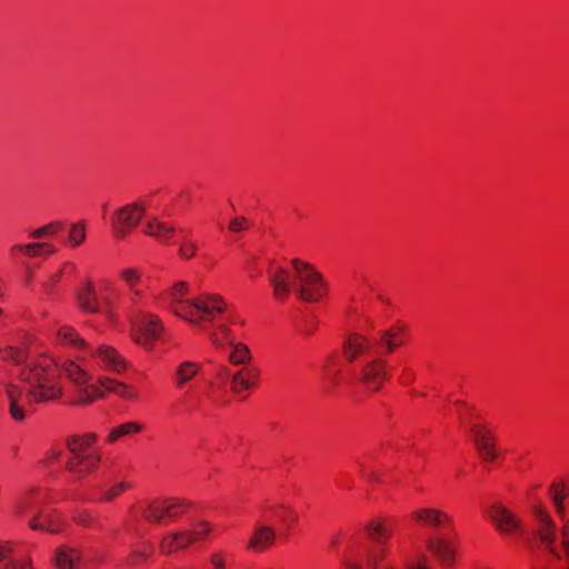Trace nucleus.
I'll list each match as a JSON object with an SVG mask.
<instances>
[{"label":"nucleus","instance_id":"obj_57","mask_svg":"<svg viewBox=\"0 0 569 569\" xmlns=\"http://www.w3.org/2000/svg\"><path fill=\"white\" fill-rule=\"evenodd\" d=\"M133 556H134V557H136V556H139V557H141V558L147 557L144 553H138V552H134V555H133Z\"/></svg>","mask_w":569,"mask_h":569},{"label":"nucleus","instance_id":"obj_60","mask_svg":"<svg viewBox=\"0 0 569 569\" xmlns=\"http://www.w3.org/2000/svg\"><path fill=\"white\" fill-rule=\"evenodd\" d=\"M382 569H396V568L390 567V566H387V567H385V568H382Z\"/></svg>","mask_w":569,"mask_h":569},{"label":"nucleus","instance_id":"obj_23","mask_svg":"<svg viewBox=\"0 0 569 569\" xmlns=\"http://www.w3.org/2000/svg\"><path fill=\"white\" fill-rule=\"evenodd\" d=\"M143 232L148 236L157 238L160 241H167L172 237L174 227L164 223L153 217L150 218L144 224Z\"/></svg>","mask_w":569,"mask_h":569},{"label":"nucleus","instance_id":"obj_2","mask_svg":"<svg viewBox=\"0 0 569 569\" xmlns=\"http://www.w3.org/2000/svg\"><path fill=\"white\" fill-rule=\"evenodd\" d=\"M549 495L557 516L561 520L558 528L550 513L536 507V535L541 546L557 560H565L569 569V517L566 515L565 500L569 496V486L565 480H555L549 487Z\"/></svg>","mask_w":569,"mask_h":569},{"label":"nucleus","instance_id":"obj_43","mask_svg":"<svg viewBox=\"0 0 569 569\" xmlns=\"http://www.w3.org/2000/svg\"><path fill=\"white\" fill-rule=\"evenodd\" d=\"M127 487H128V485L126 482L116 485L114 487H112L106 491L103 499L111 500V499L118 497L121 492H123L127 489Z\"/></svg>","mask_w":569,"mask_h":569},{"label":"nucleus","instance_id":"obj_56","mask_svg":"<svg viewBox=\"0 0 569 569\" xmlns=\"http://www.w3.org/2000/svg\"><path fill=\"white\" fill-rule=\"evenodd\" d=\"M186 409H187V411H192V410H194L196 408H194V407H192V406H188V405H186Z\"/></svg>","mask_w":569,"mask_h":569},{"label":"nucleus","instance_id":"obj_5","mask_svg":"<svg viewBox=\"0 0 569 569\" xmlns=\"http://www.w3.org/2000/svg\"><path fill=\"white\" fill-rule=\"evenodd\" d=\"M293 281L291 290L307 302L318 301L326 291L321 273L309 262L300 259H292Z\"/></svg>","mask_w":569,"mask_h":569},{"label":"nucleus","instance_id":"obj_9","mask_svg":"<svg viewBox=\"0 0 569 569\" xmlns=\"http://www.w3.org/2000/svg\"><path fill=\"white\" fill-rule=\"evenodd\" d=\"M211 527L207 521H199L189 529L177 530L166 535L160 541V550L164 555L186 549L188 546L209 535Z\"/></svg>","mask_w":569,"mask_h":569},{"label":"nucleus","instance_id":"obj_8","mask_svg":"<svg viewBox=\"0 0 569 569\" xmlns=\"http://www.w3.org/2000/svg\"><path fill=\"white\" fill-rule=\"evenodd\" d=\"M190 503L184 499L169 498L153 500L143 509V518L151 523H166L187 512Z\"/></svg>","mask_w":569,"mask_h":569},{"label":"nucleus","instance_id":"obj_58","mask_svg":"<svg viewBox=\"0 0 569 569\" xmlns=\"http://www.w3.org/2000/svg\"><path fill=\"white\" fill-rule=\"evenodd\" d=\"M369 478H370V479H372V480H376V479H377V477H376V475H375V473L369 475Z\"/></svg>","mask_w":569,"mask_h":569},{"label":"nucleus","instance_id":"obj_24","mask_svg":"<svg viewBox=\"0 0 569 569\" xmlns=\"http://www.w3.org/2000/svg\"><path fill=\"white\" fill-rule=\"evenodd\" d=\"M57 339L60 343L79 350H88V343L78 336L77 331L69 326H61L57 330Z\"/></svg>","mask_w":569,"mask_h":569},{"label":"nucleus","instance_id":"obj_42","mask_svg":"<svg viewBox=\"0 0 569 569\" xmlns=\"http://www.w3.org/2000/svg\"><path fill=\"white\" fill-rule=\"evenodd\" d=\"M250 223L244 217H236L229 223V229L232 232L243 231L249 228Z\"/></svg>","mask_w":569,"mask_h":569},{"label":"nucleus","instance_id":"obj_14","mask_svg":"<svg viewBox=\"0 0 569 569\" xmlns=\"http://www.w3.org/2000/svg\"><path fill=\"white\" fill-rule=\"evenodd\" d=\"M96 362L103 369L114 373H122L127 369L126 360L119 352L108 345H99L88 349Z\"/></svg>","mask_w":569,"mask_h":569},{"label":"nucleus","instance_id":"obj_62","mask_svg":"<svg viewBox=\"0 0 569 569\" xmlns=\"http://www.w3.org/2000/svg\"><path fill=\"white\" fill-rule=\"evenodd\" d=\"M457 405H459V407H462V405H465V403L460 402V401H457Z\"/></svg>","mask_w":569,"mask_h":569},{"label":"nucleus","instance_id":"obj_46","mask_svg":"<svg viewBox=\"0 0 569 569\" xmlns=\"http://www.w3.org/2000/svg\"><path fill=\"white\" fill-rule=\"evenodd\" d=\"M4 569H32L30 560H12Z\"/></svg>","mask_w":569,"mask_h":569},{"label":"nucleus","instance_id":"obj_22","mask_svg":"<svg viewBox=\"0 0 569 569\" xmlns=\"http://www.w3.org/2000/svg\"><path fill=\"white\" fill-rule=\"evenodd\" d=\"M289 273L283 268H278L276 272L270 276V283L273 288V296L278 300H286L291 291V282L288 281Z\"/></svg>","mask_w":569,"mask_h":569},{"label":"nucleus","instance_id":"obj_53","mask_svg":"<svg viewBox=\"0 0 569 569\" xmlns=\"http://www.w3.org/2000/svg\"><path fill=\"white\" fill-rule=\"evenodd\" d=\"M41 249H46L48 253H54L56 252V248L49 243H44V247H42Z\"/></svg>","mask_w":569,"mask_h":569},{"label":"nucleus","instance_id":"obj_48","mask_svg":"<svg viewBox=\"0 0 569 569\" xmlns=\"http://www.w3.org/2000/svg\"><path fill=\"white\" fill-rule=\"evenodd\" d=\"M211 563L213 566V569H223L224 568V559L219 553H213L211 556Z\"/></svg>","mask_w":569,"mask_h":569},{"label":"nucleus","instance_id":"obj_63","mask_svg":"<svg viewBox=\"0 0 569 569\" xmlns=\"http://www.w3.org/2000/svg\"><path fill=\"white\" fill-rule=\"evenodd\" d=\"M2 313H3V310H2V309H0V316H1Z\"/></svg>","mask_w":569,"mask_h":569},{"label":"nucleus","instance_id":"obj_33","mask_svg":"<svg viewBox=\"0 0 569 569\" xmlns=\"http://www.w3.org/2000/svg\"><path fill=\"white\" fill-rule=\"evenodd\" d=\"M27 358L26 351L12 346L0 348V359L11 361L14 365L22 363Z\"/></svg>","mask_w":569,"mask_h":569},{"label":"nucleus","instance_id":"obj_30","mask_svg":"<svg viewBox=\"0 0 569 569\" xmlns=\"http://www.w3.org/2000/svg\"><path fill=\"white\" fill-rule=\"evenodd\" d=\"M270 510L282 522L287 530L290 529L298 520L297 512L289 506L280 505L278 507L270 508Z\"/></svg>","mask_w":569,"mask_h":569},{"label":"nucleus","instance_id":"obj_35","mask_svg":"<svg viewBox=\"0 0 569 569\" xmlns=\"http://www.w3.org/2000/svg\"><path fill=\"white\" fill-rule=\"evenodd\" d=\"M367 529L370 538L379 545L390 537V532L380 522H370Z\"/></svg>","mask_w":569,"mask_h":569},{"label":"nucleus","instance_id":"obj_12","mask_svg":"<svg viewBox=\"0 0 569 569\" xmlns=\"http://www.w3.org/2000/svg\"><path fill=\"white\" fill-rule=\"evenodd\" d=\"M487 517L502 535H525L520 520L502 505H492L488 510Z\"/></svg>","mask_w":569,"mask_h":569},{"label":"nucleus","instance_id":"obj_29","mask_svg":"<svg viewBox=\"0 0 569 569\" xmlns=\"http://www.w3.org/2000/svg\"><path fill=\"white\" fill-rule=\"evenodd\" d=\"M142 428H143L142 425L139 422H136V421L126 422L123 425H120V426L113 428L110 431V433L108 436V441L114 442L121 437L130 436L133 433H139L142 431Z\"/></svg>","mask_w":569,"mask_h":569},{"label":"nucleus","instance_id":"obj_54","mask_svg":"<svg viewBox=\"0 0 569 569\" xmlns=\"http://www.w3.org/2000/svg\"><path fill=\"white\" fill-rule=\"evenodd\" d=\"M67 267H70V268H69V271H72V270H74V269H76L74 264H71V263H67Z\"/></svg>","mask_w":569,"mask_h":569},{"label":"nucleus","instance_id":"obj_4","mask_svg":"<svg viewBox=\"0 0 569 569\" xmlns=\"http://www.w3.org/2000/svg\"><path fill=\"white\" fill-rule=\"evenodd\" d=\"M96 440V433L72 436L67 440L70 457L66 461V469L78 479L93 471L100 461V453L92 446Z\"/></svg>","mask_w":569,"mask_h":569},{"label":"nucleus","instance_id":"obj_26","mask_svg":"<svg viewBox=\"0 0 569 569\" xmlns=\"http://www.w3.org/2000/svg\"><path fill=\"white\" fill-rule=\"evenodd\" d=\"M427 548L440 560L449 562L453 557V551L448 542L440 537H429L426 541Z\"/></svg>","mask_w":569,"mask_h":569},{"label":"nucleus","instance_id":"obj_10","mask_svg":"<svg viewBox=\"0 0 569 569\" xmlns=\"http://www.w3.org/2000/svg\"><path fill=\"white\" fill-rule=\"evenodd\" d=\"M388 376V363L381 357L366 361L359 368V380L371 392L379 391Z\"/></svg>","mask_w":569,"mask_h":569},{"label":"nucleus","instance_id":"obj_40","mask_svg":"<svg viewBox=\"0 0 569 569\" xmlns=\"http://www.w3.org/2000/svg\"><path fill=\"white\" fill-rule=\"evenodd\" d=\"M42 247H44V242H33L24 246H13L11 251L14 252L16 250H21L23 253L33 257L39 254V250Z\"/></svg>","mask_w":569,"mask_h":569},{"label":"nucleus","instance_id":"obj_3","mask_svg":"<svg viewBox=\"0 0 569 569\" xmlns=\"http://www.w3.org/2000/svg\"><path fill=\"white\" fill-rule=\"evenodd\" d=\"M189 284L179 281L168 288L161 298L168 302V309L184 321L201 326L213 320L214 316L226 310V302L217 295L203 293L199 297L187 299Z\"/></svg>","mask_w":569,"mask_h":569},{"label":"nucleus","instance_id":"obj_17","mask_svg":"<svg viewBox=\"0 0 569 569\" xmlns=\"http://www.w3.org/2000/svg\"><path fill=\"white\" fill-rule=\"evenodd\" d=\"M370 349V343L366 337L352 333L350 335L342 346V352L348 362H355L357 358Z\"/></svg>","mask_w":569,"mask_h":569},{"label":"nucleus","instance_id":"obj_39","mask_svg":"<svg viewBox=\"0 0 569 569\" xmlns=\"http://www.w3.org/2000/svg\"><path fill=\"white\" fill-rule=\"evenodd\" d=\"M218 333H220L227 340V342L229 345H230V340H233L231 330L226 325H218L217 331H212L210 333V339L217 346L221 345Z\"/></svg>","mask_w":569,"mask_h":569},{"label":"nucleus","instance_id":"obj_27","mask_svg":"<svg viewBox=\"0 0 569 569\" xmlns=\"http://www.w3.org/2000/svg\"><path fill=\"white\" fill-rule=\"evenodd\" d=\"M200 366L192 361H184L178 366L174 372V382L178 388H182L187 382L194 378Z\"/></svg>","mask_w":569,"mask_h":569},{"label":"nucleus","instance_id":"obj_15","mask_svg":"<svg viewBox=\"0 0 569 569\" xmlns=\"http://www.w3.org/2000/svg\"><path fill=\"white\" fill-rule=\"evenodd\" d=\"M471 435L473 438L475 446L479 451L480 457L485 461H492L497 455L493 450V436L491 431L480 425H473L471 427Z\"/></svg>","mask_w":569,"mask_h":569},{"label":"nucleus","instance_id":"obj_47","mask_svg":"<svg viewBox=\"0 0 569 569\" xmlns=\"http://www.w3.org/2000/svg\"><path fill=\"white\" fill-rule=\"evenodd\" d=\"M61 276H62V270H61V271H58L57 273H54L48 282L43 283V289H44L47 292L51 291V290H52V288H53V286H54L57 282H59V281H60Z\"/></svg>","mask_w":569,"mask_h":569},{"label":"nucleus","instance_id":"obj_7","mask_svg":"<svg viewBox=\"0 0 569 569\" xmlns=\"http://www.w3.org/2000/svg\"><path fill=\"white\" fill-rule=\"evenodd\" d=\"M18 512L23 518H29V527L32 530L57 533L60 531L59 521L54 519L50 510L42 509L40 502L31 496L24 497L18 506Z\"/></svg>","mask_w":569,"mask_h":569},{"label":"nucleus","instance_id":"obj_36","mask_svg":"<svg viewBox=\"0 0 569 569\" xmlns=\"http://www.w3.org/2000/svg\"><path fill=\"white\" fill-rule=\"evenodd\" d=\"M62 229L63 224L61 222L54 221L31 231L30 237L33 239H40L47 236H53L61 231Z\"/></svg>","mask_w":569,"mask_h":569},{"label":"nucleus","instance_id":"obj_28","mask_svg":"<svg viewBox=\"0 0 569 569\" xmlns=\"http://www.w3.org/2000/svg\"><path fill=\"white\" fill-rule=\"evenodd\" d=\"M80 556L76 549L69 547H60L56 551L54 561L60 569H72L79 561Z\"/></svg>","mask_w":569,"mask_h":569},{"label":"nucleus","instance_id":"obj_50","mask_svg":"<svg viewBox=\"0 0 569 569\" xmlns=\"http://www.w3.org/2000/svg\"><path fill=\"white\" fill-rule=\"evenodd\" d=\"M246 376L249 378L250 381L254 383V380L259 377V370L257 369H244Z\"/></svg>","mask_w":569,"mask_h":569},{"label":"nucleus","instance_id":"obj_13","mask_svg":"<svg viewBox=\"0 0 569 569\" xmlns=\"http://www.w3.org/2000/svg\"><path fill=\"white\" fill-rule=\"evenodd\" d=\"M163 330L160 319L151 313H143L133 323V338L136 342L148 347L158 339Z\"/></svg>","mask_w":569,"mask_h":569},{"label":"nucleus","instance_id":"obj_45","mask_svg":"<svg viewBox=\"0 0 569 569\" xmlns=\"http://www.w3.org/2000/svg\"><path fill=\"white\" fill-rule=\"evenodd\" d=\"M73 519L77 523L82 526H89L91 522V516L86 510H79L74 513Z\"/></svg>","mask_w":569,"mask_h":569},{"label":"nucleus","instance_id":"obj_32","mask_svg":"<svg viewBox=\"0 0 569 569\" xmlns=\"http://www.w3.org/2000/svg\"><path fill=\"white\" fill-rule=\"evenodd\" d=\"M402 329H388L381 331L379 343L381 347H385L387 352H392L397 347H399L402 341L397 340L401 335Z\"/></svg>","mask_w":569,"mask_h":569},{"label":"nucleus","instance_id":"obj_25","mask_svg":"<svg viewBox=\"0 0 569 569\" xmlns=\"http://www.w3.org/2000/svg\"><path fill=\"white\" fill-rule=\"evenodd\" d=\"M120 278L131 291L133 300L141 298L142 291L138 289V284L141 282L142 273L139 269L124 268L120 271Z\"/></svg>","mask_w":569,"mask_h":569},{"label":"nucleus","instance_id":"obj_11","mask_svg":"<svg viewBox=\"0 0 569 569\" xmlns=\"http://www.w3.org/2000/svg\"><path fill=\"white\" fill-rule=\"evenodd\" d=\"M146 212L141 202L127 204L117 210L112 220L113 233L117 238H124L140 221Z\"/></svg>","mask_w":569,"mask_h":569},{"label":"nucleus","instance_id":"obj_1","mask_svg":"<svg viewBox=\"0 0 569 569\" xmlns=\"http://www.w3.org/2000/svg\"><path fill=\"white\" fill-rule=\"evenodd\" d=\"M20 376L26 388L14 383L6 385L9 413L16 421L26 419L28 405L56 401L62 396L59 367L51 359L43 358L30 363Z\"/></svg>","mask_w":569,"mask_h":569},{"label":"nucleus","instance_id":"obj_59","mask_svg":"<svg viewBox=\"0 0 569 569\" xmlns=\"http://www.w3.org/2000/svg\"><path fill=\"white\" fill-rule=\"evenodd\" d=\"M331 360H333V355H330V356L328 357V362H329V361H331Z\"/></svg>","mask_w":569,"mask_h":569},{"label":"nucleus","instance_id":"obj_34","mask_svg":"<svg viewBox=\"0 0 569 569\" xmlns=\"http://www.w3.org/2000/svg\"><path fill=\"white\" fill-rule=\"evenodd\" d=\"M253 387V382L246 376L244 369L234 372L231 377V390L234 393H241Z\"/></svg>","mask_w":569,"mask_h":569},{"label":"nucleus","instance_id":"obj_20","mask_svg":"<svg viewBox=\"0 0 569 569\" xmlns=\"http://www.w3.org/2000/svg\"><path fill=\"white\" fill-rule=\"evenodd\" d=\"M97 386L103 393L106 391L111 392L127 400H132L137 397V392L130 387L109 377H100Z\"/></svg>","mask_w":569,"mask_h":569},{"label":"nucleus","instance_id":"obj_52","mask_svg":"<svg viewBox=\"0 0 569 569\" xmlns=\"http://www.w3.org/2000/svg\"><path fill=\"white\" fill-rule=\"evenodd\" d=\"M343 565H345L346 569H360V567H359V565H358V563L352 562V561H350V560H346V561L343 562Z\"/></svg>","mask_w":569,"mask_h":569},{"label":"nucleus","instance_id":"obj_44","mask_svg":"<svg viewBox=\"0 0 569 569\" xmlns=\"http://www.w3.org/2000/svg\"><path fill=\"white\" fill-rule=\"evenodd\" d=\"M197 251V244L194 242H184L179 249V254L182 258H191Z\"/></svg>","mask_w":569,"mask_h":569},{"label":"nucleus","instance_id":"obj_21","mask_svg":"<svg viewBox=\"0 0 569 569\" xmlns=\"http://www.w3.org/2000/svg\"><path fill=\"white\" fill-rule=\"evenodd\" d=\"M97 386L103 393L106 391L111 392L127 400H132L137 397V392L130 387L109 377H100Z\"/></svg>","mask_w":569,"mask_h":569},{"label":"nucleus","instance_id":"obj_31","mask_svg":"<svg viewBox=\"0 0 569 569\" xmlns=\"http://www.w3.org/2000/svg\"><path fill=\"white\" fill-rule=\"evenodd\" d=\"M230 346L232 350L229 355V360L232 365H244L250 360V350L246 345L230 340Z\"/></svg>","mask_w":569,"mask_h":569},{"label":"nucleus","instance_id":"obj_19","mask_svg":"<svg viewBox=\"0 0 569 569\" xmlns=\"http://www.w3.org/2000/svg\"><path fill=\"white\" fill-rule=\"evenodd\" d=\"M77 302L81 310L89 313H98L100 311L96 290L90 282H86L77 291Z\"/></svg>","mask_w":569,"mask_h":569},{"label":"nucleus","instance_id":"obj_61","mask_svg":"<svg viewBox=\"0 0 569 569\" xmlns=\"http://www.w3.org/2000/svg\"><path fill=\"white\" fill-rule=\"evenodd\" d=\"M457 405H459V407H462V405H465V403L460 402V401H457Z\"/></svg>","mask_w":569,"mask_h":569},{"label":"nucleus","instance_id":"obj_51","mask_svg":"<svg viewBox=\"0 0 569 569\" xmlns=\"http://www.w3.org/2000/svg\"><path fill=\"white\" fill-rule=\"evenodd\" d=\"M11 552V548L7 545H0V561L7 557L8 553Z\"/></svg>","mask_w":569,"mask_h":569},{"label":"nucleus","instance_id":"obj_49","mask_svg":"<svg viewBox=\"0 0 569 569\" xmlns=\"http://www.w3.org/2000/svg\"><path fill=\"white\" fill-rule=\"evenodd\" d=\"M61 456H62V451L60 449L53 448L47 453V460L49 462H54V461L59 460Z\"/></svg>","mask_w":569,"mask_h":569},{"label":"nucleus","instance_id":"obj_16","mask_svg":"<svg viewBox=\"0 0 569 569\" xmlns=\"http://www.w3.org/2000/svg\"><path fill=\"white\" fill-rule=\"evenodd\" d=\"M412 519L429 528H439L451 522L450 517L433 508H420L412 512Z\"/></svg>","mask_w":569,"mask_h":569},{"label":"nucleus","instance_id":"obj_37","mask_svg":"<svg viewBox=\"0 0 569 569\" xmlns=\"http://www.w3.org/2000/svg\"><path fill=\"white\" fill-rule=\"evenodd\" d=\"M386 549L382 547L372 548L367 555V565L372 569H377L379 562L386 557Z\"/></svg>","mask_w":569,"mask_h":569},{"label":"nucleus","instance_id":"obj_55","mask_svg":"<svg viewBox=\"0 0 569 569\" xmlns=\"http://www.w3.org/2000/svg\"><path fill=\"white\" fill-rule=\"evenodd\" d=\"M67 267H70V268H69V271H72V270H74V269H76L74 264H71V263H67Z\"/></svg>","mask_w":569,"mask_h":569},{"label":"nucleus","instance_id":"obj_18","mask_svg":"<svg viewBox=\"0 0 569 569\" xmlns=\"http://www.w3.org/2000/svg\"><path fill=\"white\" fill-rule=\"evenodd\" d=\"M276 539V531L271 526L258 525L248 543V548L261 551L269 548Z\"/></svg>","mask_w":569,"mask_h":569},{"label":"nucleus","instance_id":"obj_38","mask_svg":"<svg viewBox=\"0 0 569 569\" xmlns=\"http://www.w3.org/2000/svg\"><path fill=\"white\" fill-rule=\"evenodd\" d=\"M86 237V230L84 227L80 223H74L71 226L70 234H69V241L72 243V246L77 247L82 243Z\"/></svg>","mask_w":569,"mask_h":569},{"label":"nucleus","instance_id":"obj_6","mask_svg":"<svg viewBox=\"0 0 569 569\" xmlns=\"http://www.w3.org/2000/svg\"><path fill=\"white\" fill-rule=\"evenodd\" d=\"M67 378L76 388L74 405L88 406L104 397L96 383H89L90 376L74 361H66L59 367V378Z\"/></svg>","mask_w":569,"mask_h":569},{"label":"nucleus","instance_id":"obj_41","mask_svg":"<svg viewBox=\"0 0 569 569\" xmlns=\"http://www.w3.org/2000/svg\"><path fill=\"white\" fill-rule=\"evenodd\" d=\"M406 569H430L427 563V557L425 555H418L417 557L407 560Z\"/></svg>","mask_w":569,"mask_h":569}]
</instances>
